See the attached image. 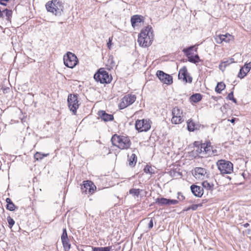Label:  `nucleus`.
<instances>
[{"label": "nucleus", "mask_w": 251, "mask_h": 251, "mask_svg": "<svg viewBox=\"0 0 251 251\" xmlns=\"http://www.w3.org/2000/svg\"><path fill=\"white\" fill-rule=\"evenodd\" d=\"M194 48L193 46H191L188 48L184 49L183 51L188 57V61L190 62L196 63L198 62L199 60V55L196 54L194 56L191 55V51L193 50Z\"/></svg>", "instance_id": "nucleus-11"}, {"label": "nucleus", "mask_w": 251, "mask_h": 251, "mask_svg": "<svg viewBox=\"0 0 251 251\" xmlns=\"http://www.w3.org/2000/svg\"><path fill=\"white\" fill-rule=\"evenodd\" d=\"M46 8L48 12L59 16L63 12L64 6L62 2L59 0H52L46 3Z\"/></svg>", "instance_id": "nucleus-3"}, {"label": "nucleus", "mask_w": 251, "mask_h": 251, "mask_svg": "<svg viewBox=\"0 0 251 251\" xmlns=\"http://www.w3.org/2000/svg\"><path fill=\"white\" fill-rule=\"evenodd\" d=\"M187 129L189 131H194L197 129L198 125H196L192 120H189L187 122Z\"/></svg>", "instance_id": "nucleus-22"}, {"label": "nucleus", "mask_w": 251, "mask_h": 251, "mask_svg": "<svg viewBox=\"0 0 251 251\" xmlns=\"http://www.w3.org/2000/svg\"><path fill=\"white\" fill-rule=\"evenodd\" d=\"M227 98L229 100H231L234 103L237 102V100H236V99H235L233 97V92H231L230 93L228 94V95L227 96Z\"/></svg>", "instance_id": "nucleus-39"}, {"label": "nucleus", "mask_w": 251, "mask_h": 251, "mask_svg": "<svg viewBox=\"0 0 251 251\" xmlns=\"http://www.w3.org/2000/svg\"><path fill=\"white\" fill-rule=\"evenodd\" d=\"M7 222L8 223L9 227L12 228V227L15 224L14 220L12 218H11L10 216H8L7 217Z\"/></svg>", "instance_id": "nucleus-37"}, {"label": "nucleus", "mask_w": 251, "mask_h": 251, "mask_svg": "<svg viewBox=\"0 0 251 251\" xmlns=\"http://www.w3.org/2000/svg\"><path fill=\"white\" fill-rule=\"evenodd\" d=\"M6 208L10 211H14L16 208V206L13 203V202L10 203L9 204H7Z\"/></svg>", "instance_id": "nucleus-36"}, {"label": "nucleus", "mask_w": 251, "mask_h": 251, "mask_svg": "<svg viewBox=\"0 0 251 251\" xmlns=\"http://www.w3.org/2000/svg\"><path fill=\"white\" fill-rule=\"evenodd\" d=\"M94 78L96 81L102 84L109 83L112 80V77L103 68H100L94 75Z\"/></svg>", "instance_id": "nucleus-5"}, {"label": "nucleus", "mask_w": 251, "mask_h": 251, "mask_svg": "<svg viewBox=\"0 0 251 251\" xmlns=\"http://www.w3.org/2000/svg\"><path fill=\"white\" fill-rule=\"evenodd\" d=\"M223 39L224 38H222V36L220 34L215 38V40H216V42L217 43L220 44L224 41V39Z\"/></svg>", "instance_id": "nucleus-42"}, {"label": "nucleus", "mask_w": 251, "mask_h": 251, "mask_svg": "<svg viewBox=\"0 0 251 251\" xmlns=\"http://www.w3.org/2000/svg\"><path fill=\"white\" fill-rule=\"evenodd\" d=\"M216 165L222 175L230 174L233 171V164L229 161L219 160L217 162Z\"/></svg>", "instance_id": "nucleus-4"}, {"label": "nucleus", "mask_w": 251, "mask_h": 251, "mask_svg": "<svg viewBox=\"0 0 251 251\" xmlns=\"http://www.w3.org/2000/svg\"><path fill=\"white\" fill-rule=\"evenodd\" d=\"M202 204H193L192 206H191V208L193 210H196L200 206H201Z\"/></svg>", "instance_id": "nucleus-44"}, {"label": "nucleus", "mask_w": 251, "mask_h": 251, "mask_svg": "<svg viewBox=\"0 0 251 251\" xmlns=\"http://www.w3.org/2000/svg\"><path fill=\"white\" fill-rule=\"evenodd\" d=\"M190 188L191 192L196 197L201 198L203 194V188L201 186L193 184Z\"/></svg>", "instance_id": "nucleus-15"}, {"label": "nucleus", "mask_w": 251, "mask_h": 251, "mask_svg": "<svg viewBox=\"0 0 251 251\" xmlns=\"http://www.w3.org/2000/svg\"><path fill=\"white\" fill-rule=\"evenodd\" d=\"M68 107L70 110L75 115L76 110L79 107L77 95L75 94H70L68 97Z\"/></svg>", "instance_id": "nucleus-7"}, {"label": "nucleus", "mask_w": 251, "mask_h": 251, "mask_svg": "<svg viewBox=\"0 0 251 251\" xmlns=\"http://www.w3.org/2000/svg\"><path fill=\"white\" fill-rule=\"evenodd\" d=\"M152 40V28L151 26H148L141 31L138 36L137 41L140 46L147 47L151 45Z\"/></svg>", "instance_id": "nucleus-1"}, {"label": "nucleus", "mask_w": 251, "mask_h": 251, "mask_svg": "<svg viewBox=\"0 0 251 251\" xmlns=\"http://www.w3.org/2000/svg\"><path fill=\"white\" fill-rule=\"evenodd\" d=\"M235 121V118H233V119H232L231 120H230V121L231 123H234Z\"/></svg>", "instance_id": "nucleus-57"}, {"label": "nucleus", "mask_w": 251, "mask_h": 251, "mask_svg": "<svg viewBox=\"0 0 251 251\" xmlns=\"http://www.w3.org/2000/svg\"><path fill=\"white\" fill-rule=\"evenodd\" d=\"M251 69V62L245 64L243 67H242L238 73V77L240 78H244L250 71Z\"/></svg>", "instance_id": "nucleus-14"}, {"label": "nucleus", "mask_w": 251, "mask_h": 251, "mask_svg": "<svg viewBox=\"0 0 251 251\" xmlns=\"http://www.w3.org/2000/svg\"><path fill=\"white\" fill-rule=\"evenodd\" d=\"M206 173V170L204 168L196 167L194 169V174L193 175L196 178L201 179L203 178Z\"/></svg>", "instance_id": "nucleus-16"}, {"label": "nucleus", "mask_w": 251, "mask_h": 251, "mask_svg": "<svg viewBox=\"0 0 251 251\" xmlns=\"http://www.w3.org/2000/svg\"><path fill=\"white\" fill-rule=\"evenodd\" d=\"M2 12H3L6 17V19L8 21H9L11 17H12V11L10 10H8L7 9H6L2 11Z\"/></svg>", "instance_id": "nucleus-33"}, {"label": "nucleus", "mask_w": 251, "mask_h": 251, "mask_svg": "<svg viewBox=\"0 0 251 251\" xmlns=\"http://www.w3.org/2000/svg\"><path fill=\"white\" fill-rule=\"evenodd\" d=\"M228 60H229L228 64H231L232 63L234 62V58H231L229 59Z\"/></svg>", "instance_id": "nucleus-52"}, {"label": "nucleus", "mask_w": 251, "mask_h": 251, "mask_svg": "<svg viewBox=\"0 0 251 251\" xmlns=\"http://www.w3.org/2000/svg\"><path fill=\"white\" fill-rule=\"evenodd\" d=\"M202 186V188H204L207 190L212 191L214 189V184L213 183L209 182L207 180H205L203 181L201 183Z\"/></svg>", "instance_id": "nucleus-23"}, {"label": "nucleus", "mask_w": 251, "mask_h": 251, "mask_svg": "<svg viewBox=\"0 0 251 251\" xmlns=\"http://www.w3.org/2000/svg\"><path fill=\"white\" fill-rule=\"evenodd\" d=\"M113 146L118 147L121 150H126L129 148L131 142L129 138L127 136L114 134L111 139Z\"/></svg>", "instance_id": "nucleus-2"}, {"label": "nucleus", "mask_w": 251, "mask_h": 251, "mask_svg": "<svg viewBox=\"0 0 251 251\" xmlns=\"http://www.w3.org/2000/svg\"><path fill=\"white\" fill-rule=\"evenodd\" d=\"M96 189V186L91 181H84L83 182V186L81 187V189L83 192L87 193V191L89 194H93L95 190Z\"/></svg>", "instance_id": "nucleus-12"}, {"label": "nucleus", "mask_w": 251, "mask_h": 251, "mask_svg": "<svg viewBox=\"0 0 251 251\" xmlns=\"http://www.w3.org/2000/svg\"><path fill=\"white\" fill-rule=\"evenodd\" d=\"M226 85L222 82H218L215 88V91L218 93H221L222 91L225 89Z\"/></svg>", "instance_id": "nucleus-26"}, {"label": "nucleus", "mask_w": 251, "mask_h": 251, "mask_svg": "<svg viewBox=\"0 0 251 251\" xmlns=\"http://www.w3.org/2000/svg\"><path fill=\"white\" fill-rule=\"evenodd\" d=\"M201 99L202 96L201 94L199 93L193 94L190 98V100L195 103L200 101Z\"/></svg>", "instance_id": "nucleus-25"}, {"label": "nucleus", "mask_w": 251, "mask_h": 251, "mask_svg": "<svg viewBox=\"0 0 251 251\" xmlns=\"http://www.w3.org/2000/svg\"><path fill=\"white\" fill-rule=\"evenodd\" d=\"M152 169H151V167L148 165H146L144 169V171L146 174H152Z\"/></svg>", "instance_id": "nucleus-38"}, {"label": "nucleus", "mask_w": 251, "mask_h": 251, "mask_svg": "<svg viewBox=\"0 0 251 251\" xmlns=\"http://www.w3.org/2000/svg\"><path fill=\"white\" fill-rule=\"evenodd\" d=\"M153 226V220L152 219H151L149 224H148V227L151 229V228Z\"/></svg>", "instance_id": "nucleus-46"}, {"label": "nucleus", "mask_w": 251, "mask_h": 251, "mask_svg": "<svg viewBox=\"0 0 251 251\" xmlns=\"http://www.w3.org/2000/svg\"><path fill=\"white\" fill-rule=\"evenodd\" d=\"M112 37H110L108 40V42L107 43V47L110 49V47L112 44Z\"/></svg>", "instance_id": "nucleus-47"}, {"label": "nucleus", "mask_w": 251, "mask_h": 251, "mask_svg": "<svg viewBox=\"0 0 251 251\" xmlns=\"http://www.w3.org/2000/svg\"><path fill=\"white\" fill-rule=\"evenodd\" d=\"M142 191V190L139 189L132 188L129 190V194L132 195L133 196L138 197Z\"/></svg>", "instance_id": "nucleus-28"}, {"label": "nucleus", "mask_w": 251, "mask_h": 251, "mask_svg": "<svg viewBox=\"0 0 251 251\" xmlns=\"http://www.w3.org/2000/svg\"><path fill=\"white\" fill-rule=\"evenodd\" d=\"M229 63V60H227L226 61H223L221 64L219 65V69L223 71H224L226 67L229 65L230 64H228Z\"/></svg>", "instance_id": "nucleus-35"}, {"label": "nucleus", "mask_w": 251, "mask_h": 251, "mask_svg": "<svg viewBox=\"0 0 251 251\" xmlns=\"http://www.w3.org/2000/svg\"><path fill=\"white\" fill-rule=\"evenodd\" d=\"M68 238L66 228L63 230L62 235L61 236V240H67Z\"/></svg>", "instance_id": "nucleus-41"}, {"label": "nucleus", "mask_w": 251, "mask_h": 251, "mask_svg": "<svg viewBox=\"0 0 251 251\" xmlns=\"http://www.w3.org/2000/svg\"><path fill=\"white\" fill-rule=\"evenodd\" d=\"M178 203V201L176 200H171L169 199V205L173 204H176Z\"/></svg>", "instance_id": "nucleus-43"}, {"label": "nucleus", "mask_w": 251, "mask_h": 251, "mask_svg": "<svg viewBox=\"0 0 251 251\" xmlns=\"http://www.w3.org/2000/svg\"><path fill=\"white\" fill-rule=\"evenodd\" d=\"M156 75L160 81L165 84L170 85L173 83L172 76L162 71H157Z\"/></svg>", "instance_id": "nucleus-9"}, {"label": "nucleus", "mask_w": 251, "mask_h": 251, "mask_svg": "<svg viewBox=\"0 0 251 251\" xmlns=\"http://www.w3.org/2000/svg\"><path fill=\"white\" fill-rule=\"evenodd\" d=\"M143 17L140 15H135L131 17V25L133 27L138 25L139 23H140L142 20Z\"/></svg>", "instance_id": "nucleus-18"}, {"label": "nucleus", "mask_w": 251, "mask_h": 251, "mask_svg": "<svg viewBox=\"0 0 251 251\" xmlns=\"http://www.w3.org/2000/svg\"><path fill=\"white\" fill-rule=\"evenodd\" d=\"M190 209H191V206H189V207H187V208L184 209L183 210L187 211H188V210H189Z\"/></svg>", "instance_id": "nucleus-55"}, {"label": "nucleus", "mask_w": 251, "mask_h": 251, "mask_svg": "<svg viewBox=\"0 0 251 251\" xmlns=\"http://www.w3.org/2000/svg\"><path fill=\"white\" fill-rule=\"evenodd\" d=\"M112 247L108 246L105 247H92V251H110Z\"/></svg>", "instance_id": "nucleus-27"}, {"label": "nucleus", "mask_w": 251, "mask_h": 251, "mask_svg": "<svg viewBox=\"0 0 251 251\" xmlns=\"http://www.w3.org/2000/svg\"><path fill=\"white\" fill-rule=\"evenodd\" d=\"M108 61L110 62V64L111 65V67H113L114 65H115V63L113 61L112 59H109L108 60Z\"/></svg>", "instance_id": "nucleus-50"}, {"label": "nucleus", "mask_w": 251, "mask_h": 251, "mask_svg": "<svg viewBox=\"0 0 251 251\" xmlns=\"http://www.w3.org/2000/svg\"><path fill=\"white\" fill-rule=\"evenodd\" d=\"M203 148L204 149V155H206V157L211 156V152L213 147L211 146V143L207 142L206 144L205 143V147Z\"/></svg>", "instance_id": "nucleus-19"}, {"label": "nucleus", "mask_w": 251, "mask_h": 251, "mask_svg": "<svg viewBox=\"0 0 251 251\" xmlns=\"http://www.w3.org/2000/svg\"><path fill=\"white\" fill-rule=\"evenodd\" d=\"M62 242L65 250H69L70 249L71 245L69 242L68 238L67 240H62Z\"/></svg>", "instance_id": "nucleus-34"}, {"label": "nucleus", "mask_w": 251, "mask_h": 251, "mask_svg": "<svg viewBox=\"0 0 251 251\" xmlns=\"http://www.w3.org/2000/svg\"><path fill=\"white\" fill-rule=\"evenodd\" d=\"M129 104H128L126 100H124V98L123 97L121 100V102L119 104V107L120 109H123L126 108L128 106Z\"/></svg>", "instance_id": "nucleus-32"}, {"label": "nucleus", "mask_w": 251, "mask_h": 251, "mask_svg": "<svg viewBox=\"0 0 251 251\" xmlns=\"http://www.w3.org/2000/svg\"><path fill=\"white\" fill-rule=\"evenodd\" d=\"M34 158L37 160H41L42 159V153L40 152H37L34 154Z\"/></svg>", "instance_id": "nucleus-40"}, {"label": "nucleus", "mask_w": 251, "mask_h": 251, "mask_svg": "<svg viewBox=\"0 0 251 251\" xmlns=\"http://www.w3.org/2000/svg\"><path fill=\"white\" fill-rule=\"evenodd\" d=\"M217 151L216 149H213V148H212V149L211 150V155H215L217 154Z\"/></svg>", "instance_id": "nucleus-49"}, {"label": "nucleus", "mask_w": 251, "mask_h": 251, "mask_svg": "<svg viewBox=\"0 0 251 251\" xmlns=\"http://www.w3.org/2000/svg\"><path fill=\"white\" fill-rule=\"evenodd\" d=\"M194 145L197 148L195 152L197 155L201 157H206L204 155V149L203 147H205V143L200 144L199 142H195Z\"/></svg>", "instance_id": "nucleus-13"}, {"label": "nucleus", "mask_w": 251, "mask_h": 251, "mask_svg": "<svg viewBox=\"0 0 251 251\" xmlns=\"http://www.w3.org/2000/svg\"><path fill=\"white\" fill-rule=\"evenodd\" d=\"M63 60L65 65L70 68L75 67L78 62L76 56L71 52H68L64 56Z\"/></svg>", "instance_id": "nucleus-6"}, {"label": "nucleus", "mask_w": 251, "mask_h": 251, "mask_svg": "<svg viewBox=\"0 0 251 251\" xmlns=\"http://www.w3.org/2000/svg\"><path fill=\"white\" fill-rule=\"evenodd\" d=\"M98 114L100 118L104 122L112 121L114 119L113 115L107 114L103 110L99 111Z\"/></svg>", "instance_id": "nucleus-17"}, {"label": "nucleus", "mask_w": 251, "mask_h": 251, "mask_svg": "<svg viewBox=\"0 0 251 251\" xmlns=\"http://www.w3.org/2000/svg\"><path fill=\"white\" fill-rule=\"evenodd\" d=\"M155 203L159 206L169 205V199L164 198H157Z\"/></svg>", "instance_id": "nucleus-20"}, {"label": "nucleus", "mask_w": 251, "mask_h": 251, "mask_svg": "<svg viewBox=\"0 0 251 251\" xmlns=\"http://www.w3.org/2000/svg\"><path fill=\"white\" fill-rule=\"evenodd\" d=\"M9 0H0V4L6 6V2H8Z\"/></svg>", "instance_id": "nucleus-48"}, {"label": "nucleus", "mask_w": 251, "mask_h": 251, "mask_svg": "<svg viewBox=\"0 0 251 251\" xmlns=\"http://www.w3.org/2000/svg\"><path fill=\"white\" fill-rule=\"evenodd\" d=\"M48 155H49V153H47V154L42 153V159L43 158V157H46V156H47Z\"/></svg>", "instance_id": "nucleus-54"}, {"label": "nucleus", "mask_w": 251, "mask_h": 251, "mask_svg": "<svg viewBox=\"0 0 251 251\" xmlns=\"http://www.w3.org/2000/svg\"><path fill=\"white\" fill-rule=\"evenodd\" d=\"M128 164L131 167H133L136 163L137 162V156L134 153H132L131 155H128Z\"/></svg>", "instance_id": "nucleus-21"}, {"label": "nucleus", "mask_w": 251, "mask_h": 251, "mask_svg": "<svg viewBox=\"0 0 251 251\" xmlns=\"http://www.w3.org/2000/svg\"><path fill=\"white\" fill-rule=\"evenodd\" d=\"M4 13L3 12H2V11L0 10V17H2V18L4 17Z\"/></svg>", "instance_id": "nucleus-53"}, {"label": "nucleus", "mask_w": 251, "mask_h": 251, "mask_svg": "<svg viewBox=\"0 0 251 251\" xmlns=\"http://www.w3.org/2000/svg\"><path fill=\"white\" fill-rule=\"evenodd\" d=\"M182 116H173L172 118V122L173 124H179L183 122Z\"/></svg>", "instance_id": "nucleus-29"}, {"label": "nucleus", "mask_w": 251, "mask_h": 251, "mask_svg": "<svg viewBox=\"0 0 251 251\" xmlns=\"http://www.w3.org/2000/svg\"><path fill=\"white\" fill-rule=\"evenodd\" d=\"M6 202L7 204H9L10 203L13 202L10 198H7L6 199Z\"/></svg>", "instance_id": "nucleus-51"}, {"label": "nucleus", "mask_w": 251, "mask_h": 251, "mask_svg": "<svg viewBox=\"0 0 251 251\" xmlns=\"http://www.w3.org/2000/svg\"><path fill=\"white\" fill-rule=\"evenodd\" d=\"M177 198L179 201H183L184 200L185 197L184 196L182 195L180 193H178V196Z\"/></svg>", "instance_id": "nucleus-45"}, {"label": "nucleus", "mask_w": 251, "mask_h": 251, "mask_svg": "<svg viewBox=\"0 0 251 251\" xmlns=\"http://www.w3.org/2000/svg\"><path fill=\"white\" fill-rule=\"evenodd\" d=\"M221 36H222V38H224L223 39L224 40V41L227 43V42H229L230 40H232L233 39V36L228 34V33H226V34H221Z\"/></svg>", "instance_id": "nucleus-31"}, {"label": "nucleus", "mask_w": 251, "mask_h": 251, "mask_svg": "<svg viewBox=\"0 0 251 251\" xmlns=\"http://www.w3.org/2000/svg\"><path fill=\"white\" fill-rule=\"evenodd\" d=\"M182 112L177 107L173 108L172 110L173 116H181Z\"/></svg>", "instance_id": "nucleus-30"}, {"label": "nucleus", "mask_w": 251, "mask_h": 251, "mask_svg": "<svg viewBox=\"0 0 251 251\" xmlns=\"http://www.w3.org/2000/svg\"><path fill=\"white\" fill-rule=\"evenodd\" d=\"M178 77L179 79H182L186 83H191L192 81V77L188 73L187 68L185 66L180 69Z\"/></svg>", "instance_id": "nucleus-10"}, {"label": "nucleus", "mask_w": 251, "mask_h": 251, "mask_svg": "<svg viewBox=\"0 0 251 251\" xmlns=\"http://www.w3.org/2000/svg\"><path fill=\"white\" fill-rule=\"evenodd\" d=\"M249 225H249V224H248V223H246V224H245L243 225V226H244V227H247L248 226H249Z\"/></svg>", "instance_id": "nucleus-56"}, {"label": "nucleus", "mask_w": 251, "mask_h": 251, "mask_svg": "<svg viewBox=\"0 0 251 251\" xmlns=\"http://www.w3.org/2000/svg\"><path fill=\"white\" fill-rule=\"evenodd\" d=\"M135 128L139 132L147 131L151 128L150 122L145 119L138 120L135 123Z\"/></svg>", "instance_id": "nucleus-8"}, {"label": "nucleus", "mask_w": 251, "mask_h": 251, "mask_svg": "<svg viewBox=\"0 0 251 251\" xmlns=\"http://www.w3.org/2000/svg\"><path fill=\"white\" fill-rule=\"evenodd\" d=\"M124 100H126L128 104H132L136 100V97L134 95H127L124 97Z\"/></svg>", "instance_id": "nucleus-24"}]
</instances>
